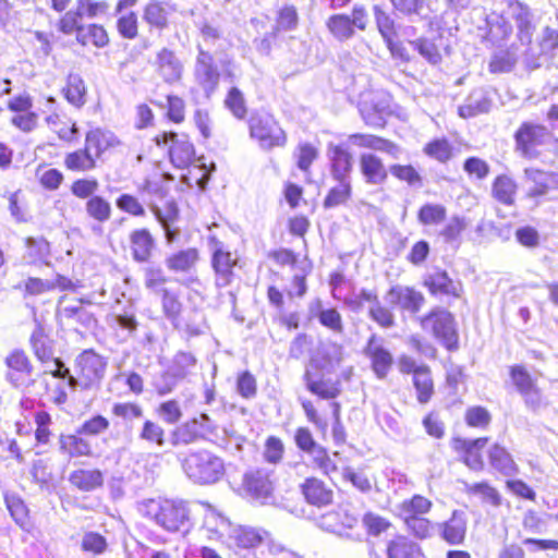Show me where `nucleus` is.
I'll use <instances>...</instances> for the list:
<instances>
[{
  "instance_id": "nucleus-1",
  "label": "nucleus",
  "mask_w": 558,
  "mask_h": 558,
  "mask_svg": "<svg viewBox=\"0 0 558 558\" xmlns=\"http://www.w3.org/2000/svg\"><path fill=\"white\" fill-rule=\"evenodd\" d=\"M145 514L168 532L185 533L191 526L186 502L172 499H149L144 504Z\"/></svg>"
},
{
  "instance_id": "nucleus-2",
  "label": "nucleus",
  "mask_w": 558,
  "mask_h": 558,
  "mask_svg": "<svg viewBox=\"0 0 558 558\" xmlns=\"http://www.w3.org/2000/svg\"><path fill=\"white\" fill-rule=\"evenodd\" d=\"M184 473L196 484H214L225 474V464L218 456L199 450L190 453L182 464Z\"/></svg>"
},
{
  "instance_id": "nucleus-3",
  "label": "nucleus",
  "mask_w": 558,
  "mask_h": 558,
  "mask_svg": "<svg viewBox=\"0 0 558 558\" xmlns=\"http://www.w3.org/2000/svg\"><path fill=\"white\" fill-rule=\"evenodd\" d=\"M250 136L259 147L270 150L287 144V134L272 114L255 112L248 119Z\"/></svg>"
},
{
  "instance_id": "nucleus-4",
  "label": "nucleus",
  "mask_w": 558,
  "mask_h": 558,
  "mask_svg": "<svg viewBox=\"0 0 558 558\" xmlns=\"http://www.w3.org/2000/svg\"><path fill=\"white\" fill-rule=\"evenodd\" d=\"M269 534L264 530L252 526L236 525L232 526L226 544L229 548L234 549L238 558H269L257 555L256 548L264 544Z\"/></svg>"
},
{
  "instance_id": "nucleus-5",
  "label": "nucleus",
  "mask_w": 558,
  "mask_h": 558,
  "mask_svg": "<svg viewBox=\"0 0 558 558\" xmlns=\"http://www.w3.org/2000/svg\"><path fill=\"white\" fill-rule=\"evenodd\" d=\"M421 327L430 331L449 351L458 349V333L454 317L447 310L436 307L421 317Z\"/></svg>"
},
{
  "instance_id": "nucleus-6",
  "label": "nucleus",
  "mask_w": 558,
  "mask_h": 558,
  "mask_svg": "<svg viewBox=\"0 0 558 558\" xmlns=\"http://www.w3.org/2000/svg\"><path fill=\"white\" fill-rule=\"evenodd\" d=\"M551 138L553 134L546 126L523 122L514 133L515 150L524 158H537L539 147L548 145Z\"/></svg>"
},
{
  "instance_id": "nucleus-7",
  "label": "nucleus",
  "mask_w": 558,
  "mask_h": 558,
  "mask_svg": "<svg viewBox=\"0 0 558 558\" xmlns=\"http://www.w3.org/2000/svg\"><path fill=\"white\" fill-rule=\"evenodd\" d=\"M154 141L158 147L167 149L172 165L177 168H186L195 159L194 145L184 133L162 132Z\"/></svg>"
},
{
  "instance_id": "nucleus-8",
  "label": "nucleus",
  "mask_w": 558,
  "mask_h": 558,
  "mask_svg": "<svg viewBox=\"0 0 558 558\" xmlns=\"http://www.w3.org/2000/svg\"><path fill=\"white\" fill-rule=\"evenodd\" d=\"M368 24V14L362 4H355L352 15L333 14L326 21V27L338 41H347L355 34V28L365 31Z\"/></svg>"
},
{
  "instance_id": "nucleus-9",
  "label": "nucleus",
  "mask_w": 558,
  "mask_h": 558,
  "mask_svg": "<svg viewBox=\"0 0 558 558\" xmlns=\"http://www.w3.org/2000/svg\"><path fill=\"white\" fill-rule=\"evenodd\" d=\"M107 368V360L94 350H84L75 359L78 380L77 388L89 389L102 380Z\"/></svg>"
},
{
  "instance_id": "nucleus-10",
  "label": "nucleus",
  "mask_w": 558,
  "mask_h": 558,
  "mask_svg": "<svg viewBox=\"0 0 558 558\" xmlns=\"http://www.w3.org/2000/svg\"><path fill=\"white\" fill-rule=\"evenodd\" d=\"M385 301L393 308L415 315L425 304V296L413 287L395 284L386 292Z\"/></svg>"
},
{
  "instance_id": "nucleus-11",
  "label": "nucleus",
  "mask_w": 558,
  "mask_h": 558,
  "mask_svg": "<svg viewBox=\"0 0 558 558\" xmlns=\"http://www.w3.org/2000/svg\"><path fill=\"white\" fill-rule=\"evenodd\" d=\"M194 78L204 90L206 98L211 97L220 81V73L214 62V57L202 47H198L194 65Z\"/></svg>"
},
{
  "instance_id": "nucleus-12",
  "label": "nucleus",
  "mask_w": 558,
  "mask_h": 558,
  "mask_svg": "<svg viewBox=\"0 0 558 558\" xmlns=\"http://www.w3.org/2000/svg\"><path fill=\"white\" fill-rule=\"evenodd\" d=\"M363 354L371 361L375 376L385 379L393 365V356L385 347L384 338L373 333L363 348Z\"/></svg>"
},
{
  "instance_id": "nucleus-13",
  "label": "nucleus",
  "mask_w": 558,
  "mask_h": 558,
  "mask_svg": "<svg viewBox=\"0 0 558 558\" xmlns=\"http://www.w3.org/2000/svg\"><path fill=\"white\" fill-rule=\"evenodd\" d=\"M505 14L513 21L520 43L522 45H530L536 29V24L529 5L518 0H511L507 5Z\"/></svg>"
},
{
  "instance_id": "nucleus-14",
  "label": "nucleus",
  "mask_w": 558,
  "mask_h": 558,
  "mask_svg": "<svg viewBox=\"0 0 558 558\" xmlns=\"http://www.w3.org/2000/svg\"><path fill=\"white\" fill-rule=\"evenodd\" d=\"M4 362L8 367L5 378L13 387L23 388L33 383V365L23 350H13Z\"/></svg>"
},
{
  "instance_id": "nucleus-15",
  "label": "nucleus",
  "mask_w": 558,
  "mask_h": 558,
  "mask_svg": "<svg viewBox=\"0 0 558 558\" xmlns=\"http://www.w3.org/2000/svg\"><path fill=\"white\" fill-rule=\"evenodd\" d=\"M326 372H317L305 367L303 374V381L306 389L313 395L318 396L322 399H335L340 393V383L330 378H325Z\"/></svg>"
},
{
  "instance_id": "nucleus-16",
  "label": "nucleus",
  "mask_w": 558,
  "mask_h": 558,
  "mask_svg": "<svg viewBox=\"0 0 558 558\" xmlns=\"http://www.w3.org/2000/svg\"><path fill=\"white\" fill-rule=\"evenodd\" d=\"M327 157L333 180H351L353 157L347 148L330 144L327 148Z\"/></svg>"
},
{
  "instance_id": "nucleus-17",
  "label": "nucleus",
  "mask_w": 558,
  "mask_h": 558,
  "mask_svg": "<svg viewBox=\"0 0 558 558\" xmlns=\"http://www.w3.org/2000/svg\"><path fill=\"white\" fill-rule=\"evenodd\" d=\"M156 71L166 83L172 84L181 80L183 64L173 50L162 48L155 60Z\"/></svg>"
},
{
  "instance_id": "nucleus-18",
  "label": "nucleus",
  "mask_w": 558,
  "mask_h": 558,
  "mask_svg": "<svg viewBox=\"0 0 558 558\" xmlns=\"http://www.w3.org/2000/svg\"><path fill=\"white\" fill-rule=\"evenodd\" d=\"M342 357L343 347L335 342H328L320 347L317 354L311 357L305 367H311V369L317 372L330 373L335 366L340 364Z\"/></svg>"
},
{
  "instance_id": "nucleus-19",
  "label": "nucleus",
  "mask_w": 558,
  "mask_h": 558,
  "mask_svg": "<svg viewBox=\"0 0 558 558\" xmlns=\"http://www.w3.org/2000/svg\"><path fill=\"white\" fill-rule=\"evenodd\" d=\"M243 486L252 498L266 499L272 492L270 473L263 469L251 470L244 474Z\"/></svg>"
},
{
  "instance_id": "nucleus-20",
  "label": "nucleus",
  "mask_w": 558,
  "mask_h": 558,
  "mask_svg": "<svg viewBox=\"0 0 558 558\" xmlns=\"http://www.w3.org/2000/svg\"><path fill=\"white\" fill-rule=\"evenodd\" d=\"M150 210L161 225L168 243H173L179 236V229L173 228V223L178 220L179 209L174 201H169L163 208L157 206L154 201L149 203Z\"/></svg>"
},
{
  "instance_id": "nucleus-21",
  "label": "nucleus",
  "mask_w": 558,
  "mask_h": 558,
  "mask_svg": "<svg viewBox=\"0 0 558 558\" xmlns=\"http://www.w3.org/2000/svg\"><path fill=\"white\" fill-rule=\"evenodd\" d=\"M466 524L465 513L454 510L447 521L439 524L441 538L452 546L462 544L466 534Z\"/></svg>"
},
{
  "instance_id": "nucleus-22",
  "label": "nucleus",
  "mask_w": 558,
  "mask_h": 558,
  "mask_svg": "<svg viewBox=\"0 0 558 558\" xmlns=\"http://www.w3.org/2000/svg\"><path fill=\"white\" fill-rule=\"evenodd\" d=\"M305 500L316 507H325L332 502L333 490L322 480L308 477L301 485Z\"/></svg>"
},
{
  "instance_id": "nucleus-23",
  "label": "nucleus",
  "mask_w": 558,
  "mask_h": 558,
  "mask_svg": "<svg viewBox=\"0 0 558 558\" xmlns=\"http://www.w3.org/2000/svg\"><path fill=\"white\" fill-rule=\"evenodd\" d=\"M424 284L432 294L460 296L462 284L452 280L445 270L436 269L425 277Z\"/></svg>"
},
{
  "instance_id": "nucleus-24",
  "label": "nucleus",
  "mask_w": 558,
  "mask_h": 558,
  "mask_svg": "<svg viewBox=\"0 0 558 558\" xmlns=\"http://www.w3.org/2000/svg\"><path fill=\"white\" fill-rule=\"evenodd\" d=\"M360 169L364 181L372 185H381L388 178V171L381 159L374 154H362Z\"/></svg>"
},
{
  "instance_id": "nucleus-25",
  "label": "nucleus",
  "mask_w": 558,
  "mask_h": 558,
  "mask_svg": "<svg viewBox=\"0 0 558 558\" xmlns=\"http://www.w3.org/2000/svg\"><path fill=\"white\" fill-rule=\"evenodd\" d=\"M85 145L94 150L95 158H99L106 150L120 145L119 138L113 132L100 128L93 129L86 133Z\"/></svg>"
},
{
  "instance_id": "nucleus-26",
  "label": "nucleus",
  "mask_w": 558,
  "mask_h": 558,
  "mask_svg": "<svg viewBox=\"0 0 558 558\" xmlns=\"http://www.w3.org/2000/svg\"><path fill=\"white\" fill-rule=\"evenodd\" d=\"M211 264L216 272V286L223 288L230 284L234 266L231 253L223 251L221 245H218L214 251Z\"/></svg>"
},
{
  "instance_id": "nucleus-27",
  "label": "nucleus",
  "mask_w": 558,
  "mask_h": 558,
  "mask_svg": "<svg viewBox=\"0 0 558 558\" xmlns=\"http://www.w3.org/2000/svg\"><path fill=\"white\" fill-rule=\"evenodd\" d=\"M487 438L454 439V448L464 452L463 461L472 470L478 471L484 466L480 450L487 444Z\"/></svg>"
},
{
  "instance_id": "nucleus-28",
  "label": "nucleus",
  "mask_w": 558,
  "mask_h": 558,
  "mask_svg": "<svg viewBox=\"0 0 558 558\" xmlns=\"http://www.w3.org/2000/svg\"><path fill=\"white\" fill-rule=\"evenodd\" d=\"M231 522L214 508H208L204 517V529L209 538L220 539L226 543L232 529Z\"/></svg>"
},
{
  "instance_id": "nucleus-29",
  "label": "nucleus",
  "mask_w": 558,
  "mask_h": 558,
  "mask_svg": "<svg viewBox=\"0 0 558 558\" xmlns=\"http://www.w3.org/2000/svg\"><path fill=\"white\" fill-rule=\"evenodd\" d=\"M169 5L157 0L149 1L143 9V21L157 31H163L169 26Z\"/></svg>"
},
{
  "instance_id": "nucleus-30",
  "label": "nucleus",
  "mask_w": 558,
  "mask_h": 558,
  "mask_svg": "<svg viewBox=\"0 0 558 558\" xmlns=\"http://www.w3.org/2000/svg\"><path fill=\"white\" fill-rule=\"evenodd\" d=\"M133 258L136 262H147L155 247V240L147 229L134 230L130 235Z\"/></svg>"
},
{
  "instance_id": "nucleus-31",
  "label": "nucleus",
  "mask_w": 558,
  "mask_h": 558,
  "mask_svg": "<svg viewBox=\"0 0 558 558\" xmlns=\"http://www.w3.org/2000/svg\"><path fill=\"white\" fill-rule=\"evenodd\" d=\"M386 553L388 558H425L418 544L405 536L389 541Z\"/></svg>"
},
{
  "instance_id": "nucleus-32",
  "label": "nucleus",
  "mask_w": 558,
  "mask_h": 558,
  "mask_svg": "<svg viewBox=\"0 0 558 558\" xmlns=\"http://www.w3.org/2000/svg\"><path fill=\"white\" fill-rule=\"evenodd\" d=\"M492 100L484 89H474L466 98L465 102L459 107V114L462 118H472L490 110Z\"/></svg>"
},
{
  "instance_id": "nucleus-33",
  "label": "nucleus",
  "mask_w": 558,
  "mask_h": 558,
  "mask_svg": "<svg viewBox=\"0 0 558 558\" xmlns=\"http://www.w3.org/2000/svg\"><path fill=\"white\" fill-rule=\"evenodd\" d=\"M35 328L31 335L29 343L38 361H48L53 355V345L45 331L44 326L35 318Z\"/></svg>"
},
{
  "instance_id": "nucleus-34",
  "label": "nucleus",
  "mask_w": 558,
  "mask_h": 558,
  "mask_svg": "<svg viewBox=\"0 0 558 558\" xmlns=\"http://www.w3.org/2000/svg\"><path fill=\"white\" fill-rule=\"evenodd\" d=\"M350 142L360 147H366L374 150L386 151L393 158H399V147L390 141L371 134H352Z\"/></svg>"
},
{
  "instance_id": "nucleus-35",
  "label": "nucleus",
  "mask_w": 558,
  "mask_h": 558,
  "mask_svg": "<svg viewBox=\"0 0 558 558\" xmlns=\"http://www.w3.org/2000/svg\"><path fill=\"white\" fill-rule=\"evenodd\" d=\"M517 190L515 181L506 174L498 175L492 185L493 197L506 206L514 205Z\"/></svg>"
},
{
  "instance_id": "nucleus-36",
  "label": "nucleus",
  "mask_w": 558,
  "mask_h": 558,
  "mask_svg": "<svg viewBox=\"0 0 558 558\" xmlns=\"http://www.w3.org/2000/svg\"><path fill=\"white\" fill-rule=\"evenodd\" d=\"M69 482L82 492H92L102 486L104 474L99 470H76L69 476Z\"/></svg>"
},
{
  "instance_id": "nucleus-37",
  "label": "nucleus",
  "mask_w": 558,
  "mask_h": 558,
  "mask_svg": "<svg viewBox=\"0 0 558 558\" xmlns=\"http://www.w3.org/2000/svg\"><path fill=\"white\" fill-rule=\"evenodd\" d=\"M199 258L198 251L194 247L181 250L177 253L169 255L165 259L167 268L175 272L190 271L197 263Z\"/></svg>"
},
{
  "instance_id": "nucleus-38",
  "label": "nucleus",
  "mask_w": 558,
  "mask_h": 558,
  "mask_svg": "<svg viewBox=\"0 0 558 558\" xmlns=\"http://www.w3.org/2000/svg\"><path fill=\"white\" fill-rule=\"evenodd\" d=\"M488 459L490 465L502 473L504 475L510 476L517 473L518 468L513 461L511 454L506 448L495 444L488 451Z\"/></svg>"
},
{
  "instance_id": "nucleus-39",
  "label": "nucleus",
  "mask_w": 558,
  "mask_h": 558,
  "mask_svg": "<svg viewBox=\"0 0 558 558\" xmlns=\"http://www.w3.org/2000/svg\"><path fill=\"white\" fill-rule=\"evenodd\" d=\"M64 166L71 171L87 172L96 168V158L85 146L83 149L66 154L64 157Z\"/></svg>"
},
{
  "instance_id": "nucleus-40",
  "label": "nucleus",
  "mask_w": 558,
  "mask_h": 558,
  "mask_svg": "<svg viewBox=\"0 0 558 558\" xmlns=\"http://www.w3.org/2000/svg\"><path fill=\"white\" fill-rule=\"evenodd\" d=\"M60 451L70 458L92 456L90 444L76 435H61L59 438Z\"/></svg>"
},
{
  "instance_id": "nucleus-41",
  "label": "nucleus",
  "mask_w": 558,
  "mask_h": 558,
  "mask_svg": "<svg viewBox=\"0 0 558 558\" xmlns=\"http://www.w3.org/2000/svg\"><path fill=\"white\" fill-rule=\"evenodd\" d=\"M24 260L27 264L47 263L50 255V244L44 238H27Z\"/></svg>"
},
{
  "instance_id": "nucleus-42",
  "label": "nucleus",
  "mask_w": 558,
  "mask_h": 558,
  "mask_svg": "<svg viewBox=\"0 0 558 558\" xmlns=\"http://www.w3.org/2000/svg\"><path fill=\"white\" fill-rule=\"evenodd\" d=\"M44 366L43 376L51 375L53 378H68V384L71 390L77 389L78 380L65 366L64 362L59 357L50 356L48 361H40Z\"/></svg>"
},
{
  "instance_id": "nucleus-43",
  "label": "nucleus",
  "mask_w": 558,
  "mask_h": 558,
  "mask_svg": "<svg viewBox=\"0 0 558 558\" xmlns=\"http://www.w3.org/2000/svg\"><path fill=\"white\" fill-rule=\"evenodd\" d=\"M63 93L71 105L80 108L85 104L86 87L83 78L78 74H69Z\"/></svg>"
},
{
  "instance_id": "nucleus-44",
  "label": "nucleus",
  "mask_w": 558,
  "mask_h": 558,
  "mask_svg": "<svg viewBox=\"0 0 558 558\" xmlns=\"http://www.w3.org/2000/svg\"><path fill=\"white\" fill-rule=\"evenodd\" d=\"M413 386L416 391L417 401L425 404L430 401L434 395V381L432 378L430 368L418 371L412 378Z\"/></svg>"
},
{
  "instance_id": "nucleus-45",
  "label": "nucleus",
  "mask_w": 558,
  "mask_h": 558,
  "mask_svg": "<svg viewBox=\"0 0 558 558\" xmlns=\"http://www.w3.org/2000/svg\"><path fill=\"white\" fill-rule=\"evenodd\" d=\"M525 178L531 183L527 197L534 198L547 194L549 190V174L538 169H525Z\"/></svg>"
},
{
  "instance_id": "nucleus-46",
  "label": "nucleus",
  "mask_w": 558,
  "mask_h": 558,
  "mask_svg": "<svg viewBox=\"0 0 558 558\" xmlns=\"http://www.w3.org/2000/svg\"><path fill=\"white\" fill-rule=\"evenodd\" d=\"M77 41L82 45L92 43L96 47L102 48L108 45L109 37L101 25L90 24L78 29Z\"/></svg>"
},
{
  "instance_id": "nucleus-47",
  "label": "nucleus",
  "mask_w": 558,
  "mask_h": 558,
  "mask_svg": "<svg viewBox=\"0 0 558 558\" xmlns=\"http://www.w3.org/2000/svg\"><path fill=\"white\" fill-rule=\"evenodd\" d=\"M196 430V420H189L177 426L171 433V444L173 446L190 445L199 440V434Z\"/></svg>"
},
{
  "instance_id": "nucleus-48",
  "label": "nucleus",
  "mask_w": 558,
  "mask_h": 558,
  "mask_svg": "<svg viewBox=\"0 0 558 558\" xmlns=\"http://www.w3.org/2000/svg\"><path fill=\"white\" fill-rule=\"evenodd\" d=\"M338 184L330 189L324 199L325 208H332L340 206L348 202L351 197L352 186L351 180H336Z\"/></svg>"
},
{
  "instance_id": "nucleus-49",
  "label": "nucleus",
  "mask_w": 558,
  "mask_h": 558,
  "mask_svg": "<svg viewBox=\"0 0 558 558\" xmlns=\"http://www.w3.org/2000/svg\"><path fill=\"white\" fill-rule=\"evenodd\" d=\"M87 215L98 222H106L111 217L110 203L99 195L90 197L85 205Z\"/></svg>"
},
{
  "instance_id": "nucleus-50",
  "label": "nucleus",
  "mask_w": 558,
  "mask_h": 558,
  "mask_svg": "<svg viewBox=\"0 0 558 558\" xmlns=\"http://www.w3.org/2000/svg\"><path fill=\"white\" fill-rule=\"evenodd\" d=\"M110 326L114 329H120L123 338L128 339L135 335L138 322L133 311H124L123 313L112 315Z\"/></svg>"
},
{
  "instance_id": "nucleus-51",
  "label": "nucleus",
  "mask_w": 558,
  "mask_h": 558,
  "mask_svg": "<svg viewBox=\"0 0 558 558\" xmlns=\"http://www.w3.org/2000/svg\"><path fill=\"white\" fill-rule=\"evenodd\" d=\"M389 172L398 180L407 182L411 187L418 189L423 185L422 175L411 165H391Z\"/></svg>"
},
{
  "instance_id": "nucleus-52",
  "label": "nucleus",
  "mask_w": 558,
  "mask_h": 558,
  "mask_svg": "<svg viewBox=\"0 0 558 558\" xmlns=\"http://www.w3.org/2000/svg\"><path fill=\"white\" fill-rule=\"evenodd\" d=\"M447 209L440 204H425L417 213V220L424 226L439 225L446 219Z\"/></svg>"
},
{
  "instance_id": "nucleus-53",
  "label": "nucleus",
  "mask_w": 558,
  "mask_h": 558,
  "mask_svg": "<svg viewBox=\"0 0 558 558\" xmlns=\"http://www.w3.org/2000/svg\"><path fill=\"white\" fill-rule=\"evenodd\" d=\"M468 221L464 217L452 216L439 232L446 243H459L460 235L466 229Z\"/></svg>"
},
{
  "instance_id": "nucleus-54",
  "label": "nucleus",
  "mask_w": 558,
  "mask_h": 558,
  "mask_svg": "<svg viewBox=\"0 0 558 558\" xmlns=\"http://www.w3.org/2000/svg\"><path fill=\"white\" fill-rule=\"evenodd\" d=\"M368 317L383 328H391L396 325L392 310L383 305L379 299L368 307Z\"/></svg>"
},
{
  "instance_id": "nucleus-55",
  "label": "nucleus",
  "mask_w": 558,
  "mask_h": 558,
  "mask_svg": "<svg viewBox=\"0 0 558 558\" xmlns=\"http://www.w3.org/2000/svg\"><path fill=\"white\" fill-rule=\"evenodd\" d=\"M410 45L416 50L428 63L436 65L441 62V54L437 46L429 39L417 38L410 41Z\"/></svg>"
},
{
  "instance_id": "nucleus-56",
  "label": "nucleus",
  "mask_w": 558,
  "mask_h": 558,
  "mask_svg": "<svg viewBox=\"0 0 558 558\" xmlns=\"http://www.w3.org/2000/svg\"><path fill=\"white\" fill-rule=\"evenodd\" d=\"M112 414L121 418L125 424H131L134 420L142 418L143 408L134 402H118L112 407Z\"/></svg>"
},
{
  "instance_id": "nucleus-57",
  "label": "nucleus",
  "mask_w": 558,
  "mask_h": 558,
  "mask_svg": "<svg viewBox=\"0 0 558 558\" xmlns=\"http://www.w3.org/2000/svg\"><path fill=\"white\" fill-rule=\"evenodd\" d=\"M117 31L124 39H135L138 35V20L135 12L120 15L117 20Z\"/></svg>"
},
{
  "instance_id": "nucleus-58",
  "label": "nucleus",
  "mask_w": 558,
  "mask_h": 558,
  "mask_svg": "<svg viewBox=\"0 0 558 558\" xmlns=\"http://www.w3.org/2000/svg\"><path fill=\"white\" fill-rule=\"evenodd\" d=\"M317 318L326 328L336 333L343 332V323L340 313L336 308H320V302L317 301Z\"/></svg>"
},
{
  "instance_id": "nucleus-59",
  "label": "nucleus",
  "mask_w": 558,
  "mask_h": 558,
  "mask_svg": "<svg viewBox=\"0 0 558 558\" xmlns=\"http://www.w3.org/2000/svg\"><path fill=\"white\" fill-rule=\"evenodd\" d=\"M226 107L236 119H244L247 113L246 101L243 93L238 87H232L225 99Z\"/></svg>"
},
{
  "instance_id": "nucleus-60",
  "label": "nucleus",
  "mask_w": 558,
  "mask_h": 558,
  "mask_svg": "<svg viewBox=\"0 0 558 558\" xmlns=\"http://www.w3.org/2000/svg\"><path fill=\"white\" fill-rule=\"evenodd\" d=\"M517 63V57L509 50H501L496 52L489 62V71L492 73H507L510 72Z\"/></svg>"
},
{
  "instance_id": "nucleus-61",
  "label": "nucleus",
  "mask_w": 558,
  "mask_h": 558,
  "mask_svg": "<svg viewBox=\"0 0 558 558\" xmlns=\"http://www.w3.org/2000/svg\"><path fill=\"white\" fill-rule=\"evenodd\" d=\"M61 315L74 323H77L86 328L92 327L95 324V318L90 312L84 308L82 305H69L61 310Z\"/></svg>"
},
{
  "instance_id": "nucleus-62",
  "label": "nucleus",
  "mask_w": 558,
  "mask_h": 558,
  "mask_svg": "<svg viewBox=\"0 0 558 558\" xmlns=\"http://www.w3.org/2000/svg\"><path fill=\"white\" fill-rule=\"evenodd\" d=\"M196 366V359L191 352H178L173 360L170 368L181 378H185L190 375L193 368Z\"/></svg>"
},
{
  "instance_id": "nucleus-63",
  "label": "nucleus",
  "mask_w": 558,
  "mask_h": 558,
  "mask_svg": "<svg viewBox=\"0 0 558 558\" xmlns=\"http://www.w3.org/2000/svg\"><path fill=\"white\" fill-rule=\"evenodd\" d=\"M138 438L146 442L155 444L158 447H162L166 442L163 428L150 420H146L143 423Z\"/></svg>"
},
{
  "instance_id": "nucleus-64",
  "label": "nucleus",
  "mask_w": 558,
  "mask_h": 558,
  "mask_svg": "<svg viewBox=\"0 0 558 558\" xmlns=\"http://www.w3.org/2000/svg\"><path fill=\"white\" fill-rule=\"evenodd\" d=\"M161 305L165 316L174 322L181 313L182 304L175 292L161 289Z\"/></svg>"
}]
</instances>
